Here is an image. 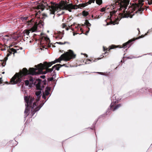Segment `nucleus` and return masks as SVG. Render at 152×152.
<instances>
[{"label": "nucleus", "mask_w": 152, "mask_h": 152, "mask_svg": "<svg viewBox=\"0 0 152 152\" xmlns=\"http://www.w3.org/2000/svg\"><path fill=\"white\" fill-rule=\"evenodd\" d=\"M28 17H23L21 18V19L23 21H26L27 23V24L28 25H34V24H37V22L35 23L34 22V21L33 20L34 19H31L30 20H28L27 21V20H28Z\"/></svg>", "instance_id": "9b49d317"}, {"label": "nucleus", "mask_w": 152, "mask_h": 152, "mask_svg": "<svg viewBox=\"0 0 152 152\" xmlns=\"http://www.w3.org/2000/svg\"><path fill=\"white\" fill-rule=\"evenodd\" d=\"M92 3H94L95 0H90Z\"/></svg>", "instance_id": "37998d69"}, {"label": "nucleus", "mask_w": 152, "mask_h": 152, "mask_svg": "<svg viewBox=\"0 0 152 152\" xmlns=\"http://www.w3.org/2000/svg\"><path fill=\"white\" fill-rule=\"evenodd\" d=\"M88 12L87 11H86L85 10L83 11L82 12V15L83 16L86 17L89 15Z\"/></svg>", "instance_id": "a211bd4d"}, {"label": "nucleus", "mask_w": 152, "mask_h": 152, "mask_svg": "<svg viewBox=\"0 0 152 152\" xmlns=\"http://www.w3.org/2000/svg\"><path fill=\"white\" fill-rule=\"evenodd\" d=\"M84 24L87 26V27L88 29V31H86V33L85 34L86 35H87V34L89 32V30H90V28L89 27H88L90 26H91V24L89 23L88 21L87 20H85V22L84 23Z\"/></svg>", "instance_id": "ddd939ff"}, {"label": "nucleus", "mask_w": 152, "mask_h": 152, "mask_svg": "<svg viewBox=\"0 0 152 152\" xmlns=\"http://www.w3.org/2000/svg\"><path fill=\"white\" fill-rule=\"evenodd\" d=\"M11 35H6L4 36L3 38V39L6 42H7L8 40H10L11 39Z\"/></svg>", "instance_id": "2eb2a0df"}, {"label": "nucleus", "mask_w": 152, "mask_h": 152, "mask_svg": "<svg viewBox=\"0 0 152 152\" xmlns=\"http://www.w3.org/2000/svg\"><path fill=\"white\" fill-rule=\"evenodd\" d=\"M91 2L90 0H89V1L86 3H85L87 4V5H88V4H91Z\"/></svg>", "instance_id": "72a5a7b5"}, {"label": "nucleus", "mask_w": 152, "mask_h": 152, "mask_svg": "<svg viewBox=\"0 0 152 152\" xmlns=\"http://www.w3.org/2000/svg\"><path fill=\"white\" fill-rule=\"evenodd\" d=\"M148 4L151 5L152 4V0H150V1H148Z\"/></svg>", "instance_id": "c756f323"}, {"label": "nucleus", "mask_w": 152, "mask_h": 152, "mask_svg": "<svg viewBox=\"0 0 152 152\" xmlns=\"http://www.w3.org/2000/svg\"><path fill=\"white\" fill-rule=\"evenodd\" d=\"M45 95L46 96H48L50 94V93L48 91V90H46L45 91Z\"/></svg>", "instance_id": "b1692460"}, {"label": "nucleus", "mask_w": 152, "mask_h": 152, "mask_svg": "<svg viewBox=\"0 0 152 152\" xmlns=\"http://www.w3.org/2000/svg\"><path fill=\"white\" fill-rule=\"evenodd\" d=\"M43 22L42 20H41L39 21V22L38 24H34V25H33V26L29 30H24V34H25L26 35H28L30 32V31L34 32L37 30V26H39L41 27V26H43Z\"/></svg>", "instance_id": "423d86ee"}, {"label": "nucleus", "mask_w": 152, "mask_h": 152, "mask_svg": "<svg viewBox=\"0 0 152 152\" xmlns=\"http://www.w3.org/2000/svg\"><path fill=\"white\" fill-rule=\"evenodd\" d=\"M125 10H124L123 13H120L119 14L120 16H121V17L122 18H128L129 16V14L125 13Z\"/></svg>", "instance_id": "4468645a"}, {"label": "nucleus", "mask_w": 152, "mask_h": 152, "mask_svg": "<svg viewBox=\"0 0 152 152\" xmlns=\"http://www.w3.org/2000/svg\"><path fill=\"white\" fill-rule=\"evenodd\" d=\"M4 72H3L2 73V74H4Z\"/></svg>", "instance_id": "8fccbe9b"}, {"label": "nucleus", "mask_w": 152, "mask_h": 152, "mask_svg": "<svg viewBox=\"0 0 152 152\" xmlns=\"http://www.w3.org/2000/svg\"><path fill=\"white\" fill-rule=\"evenodd\" d=\"M26 106H27V107H29L30 108H31L32 111H31V116H33V115L37 111H38V110H37L36 108L34 109V107L35 106H34V107H33V108H33L32 107H33V106H32V107H30L29 106H28L27 105V104H26Z\"/></svg>", "instance_id": "dca6fc26"}, {"label": "nucleus", "mask_w": 152, "mask_h": 152, "mask_svg": "<svg viewBox=\"0 0 152 152\" xmlns=\"http://www.w3.org/2000/svg\"><path fill=\"white\" fill-rule=\"evenodd\" d=\"M50 62L48 63L46 61L44 62L43 64L41 63L37 65H35L36 68H30L28 70L26 68H23L22 70H20L19 73H16L11 79L9 84H16L20 83L22 80V77L28 75H35L40 74H46L48 72H52L55 68L53 71V74L52 75L53 77L56 75L55 70L58 71L60 68L62 66H66V64L61 65L60 64H56L53 66L52 68H49V64Z\"/></svg>", "instance_id": "f257e3e1"}, {"label": "nucleus", "mask_w": 152, "mask_h": 152, "mask_svg": "<svg viewBox=\"0 0 152 152\" xmlns=\"http://www.w3.org/2000/svg\"><path fill=\"white\" fill-rule=\"evenodd\" d=\"M116 12V11H113L110 12V15L111 16H112Z\"/></svg>", "instance_id": "a878e982"}, {"label": "nucleus", "mask_w": 152, "mask_h": 152, "mask_svg": "<svg viewBox=\"0 0 152 152\" xmlns=\"http://www.w3.org/2000/svg\"><path fill=\"white\" fill-rule=\"evenodd\" d=\"M41 35H42V33H41Z\"/></svg>", "instance_id": "4d7b16f0"}, {"label": "nucleus", "mask_w": 152, "mask_h": 152, "mask_svg": "<svg viewBox=\"0 0 152 152\" xmlns=\"http://www.w3.org/2000/svg\"><path fill=\"white\" fill-rule=\"evenodd\" d=\"M42 104H40L36 108V110H39L40 108H41V107L42 106Z\"/></svg>", "instance_id": "412c9836"}, {"label": "nucleus", "mask_w": 152, "mask_h": 152, "mask_svg": "<svg viewBox=\"0 0 152 152\" xmlns=\"http://www.w3.org/2000/svg\"><path fill=\"white\" fill-rule=\"evenodd\" d=\"M76 55L74 54L73 51L69 50L68 52L62 54L58 59H56L54 61L50 62L49 64V66H51L53 64L57 62H61V61L62 60L69 61L72 59L75 58V57Z\"/></svg>", "instance_id": "20e7f679"}, {"label": "nucleus", "mask_w": 152, "mask_h": 152, "mask_svg": "<svg viewBox=\"0 0 152 152\" xmlns=\"http://www.w3.org/2000/svg\"><path fill=\"white\" fill-rule=\"evenodd\" d=\"M53 47H55V46L54 45H53Z\"/></svg>", "instance_id": "09e8293b"}, {"label": "nucleus", "mask_w": 152, "mask_h": 152, "mask_svg": "<svg viewBox=\"0 0 152 152\" xmlns=\"http://www.w3.org/2000/svg\"><path fill=\"white\" fill-rule=\"evenodd\" d=\"M64 13V12H62V13H61V14H63Z\"/></svg>", "instance_id": "de8ad7c7"}, {"label": "nucleus", "mask_w": 152, "mask_h": 152, "mask_svg": "<svg viewBox=\"0 0 152 152\" xmlns=\"http://www.w3.org/2000/svg\"><path fill=\"white\" fill-rule=\"evenodd\" d=\"M75 33H74L73 35L74 36V35H75Z\"/></svg>", "instance_id": "3c124183"}, {"label": "nucleus", "mask_w": 152, "mask_h": 152, "mask_svg": "<svg viewBox=\"0 0 152 152\" xmlns=\"http://www.w3.org/2000/svg\"><path fill=\"white\" fill-rule=\"evenodd\" d=\"M27 107H27H26V109L24 111V113H26V114H27V115H26V116L28 115V113L29 112V110L27 109V107Z\"/></svg>", "instance_id": "aec40b11"}, {"label": "nucleus", "mask_w": 152, "mask_h": 152, "mask_svg": "<svg viewBox=\"0 0 152 152\" xmlns=\"http://www.w3.org/2000/svg\"><path fill=\"white\" fill-rule=\"evenodd\" d=\"M45 96L46 95L44 93L42 95V98H44V99H45V98H46Z\"/></svg>", "instance_id": "58836bf2"}, {"label": "nucleus", "mask_w": 152, "mask_h": 152, "mask_svg": "<svg viewBox=\"0 0 152 152\" xmlns=\"http://www.w3.org/2000/svg\"><path fill=\"white\" fill-rule=\"evenodd\" d=\"M147 33H145V35H142L141 36H140L137 37L136 38H134L133 39H130L127 42L123 44L122 46H120V47L119 48H125L127 47H129L132 44H131V43L132 42L134 41L136 39H137L140 38H142L144 37L145 35H147Z\"/></svg>", "instance_id": "6e6552de"}, {"label": "nucleus", "mask_w": 152, "mask_h": 152, "mask_svg": "<svg viewBox=\"0 0 152 152\" xmlns=\"http://www.w3.org/2000/svg\"><path fill=\"white\" fill-rule=\"evenodd\" d=\"M8 53H7V56L4 58L3 60H1L2 61L1 63L2 65L3 66H4L6 64L7 60L8 59V57L12 54V52H13V54H14L15 53H17V50L13 48L10 49L8 51Z\"/></svg>", "instance_id": "1a4fd4ad"}, {"label": "nucleus", "mask_w": 152, "mask_h": 152, "mask_svg": "<svg viewBox=\"0 0 152 152\" xmlns=\"http://www.w3.org/2000/svg\"><path fill=\"white\" fill-rule=\"evenodd\" d=\"M113 24L114 25L115 24V22H113L112 20H111V21H110V22L109 23H107V25H109V24Z\"/></svg>", "instance_id": "bb28decb"}, {"label": "nucleus", "mask_w": 152, "mask_h": 152, "mask_svg": "<svg viewBox=\"0 0 152 152\" xmlns=\"http://www.w3.org/2000/svg\"><path fill=\"white\" fill-rule=\"evenodd\" d=\"M54 78L52 77L50 78H48V80L50 81H52L53 80Z\"/></svg>", "instance_id": "473e14b6"}, {"label": "nucleus", "mask_w": 152, "mask_h": 152, "mask_svg": "<svg viewBox=\"0 0 152 152\" xmlns=\"http://www.w3.org/2000/svg\"><path fill=\"white\" fill-rule=\"evenodd\" d=\"M92 18H93V15H92Z\"/></svg>", "instance_id": "5fc2aeb1"}, {"label": "nucleus", "mask_w": 152, "mask_h": 152, "mask_svg": "<svg viewBox=\"0 0 152 152\" xmlns=\"http://www.w3.org/2000/svg\"><path fill=\"white\" fill-rule=\"evenodd\" d=\"M80 30L82 32V33L83 32V31L82 29V28H80Z\"/></svg>", "instance_id": "c03bdc74"}, {"label": "nucleus", "mask_w": 152, "mask_h": 152, "mask_svg": "<svg viewBox=\"0 0 152 152\" xmlns=\"http://www.w3.org/2000/svg\"><path fill=\"white\" fill-rule=\"evenodd\" d=\"M105 8L104 7H103L101 9V11L102 12H104L105 10Z\"/></svg>", "instance_id": "7c9ffc66"}, {"label": "nucleus", "mask_w": 152, "mask_h": 152, "mask_svg": "<svg viewBox=\"0 0 152 152\" xmlns=\"http://www.w3.org/2000/svg\"><path fill=\"white\" fill-rule=\"evenodd\" d=\"M42 17L41 18L42 19H43L44 18V17H47V15L45 13H43L42 14Z\"/></svg>", "instance_id": "c85d7f7f"}, {"label": "nucleus", "mask_w": 152, "mask_h": 152, "mask_svg": "<svg viewBox=\"0 0 152 152\" xmlns=\"http://www.w3.org/2000/svg\"><path fill=\"white\" fill-rule=\"evenodd\" d=\"M100 59H101V58H99L98 59L99 60Z\"/></svg>", "instance_id": "603ef678"}, {"label": "nucleus", "mask_w": 152, "mask_h": 152, "mask_svg": "<svg viewBox=\"0 0 152 152\" xmlns=\"http://www.w3.org/2000/svg\"><path fill=\"white\" fill-rule=\"evenodd\" d=\"M41 13V12L40 11H39L38 12H37V13H36L35 14V15H36V17H38V15L40 14Z\"/></svg>", "instance_id": "393cba45"}, {"label": "nucleus", "mask_w": 152, "mask_h": 152, "mask_svg": "<svg viewBox=\"0 0 152 152\" xmlns=\"http://www.w3.org/2000/svg\"><path fill=\"white\" fill-rule=\"evenodd\" d=\"M2 83V78L1 77L0 78V84Z\"/></svg>", "instance_id": "4c0bfd02"}, {"label": "nucleus", "mask_w": 152, "mask_h": 152, "mask_svg": "<svg viewBox=\"0 0 152 152\" xmlns=\"http://www.w3.org/2000/svg\"><path fill=\"white\" fill-rule=\"evenodd\" d=\"M6 83L7 84H8V82H6Z\"/></svg>", "instance_id": "864d4df0"}, {"label": "nucleus", "mask_w": 152, "mask_h": 152, "mask_svg": "<svg viewBox=\"0 0 152 152\" xmlns=\"http://www.w3.org/2000/svg\"><path fill=\"white\" fill-rule=\"evenodd\" d=\"M36 87L37 90H41L42 89L41 87L40 82L39 81L37 84L36 85Z\"/></svg>", "instance_id": "f3484780"}, {"label": "nucleus", "mask_w": 152, "mask_h": 152, "mask_svg": "<svg viewBox=\"0 0 152 152\" xmlns=\"http://www.w3.org/2000/svg\"><path fill=\"white\" fill-rule=\"evenodd\" d=\"M116 101H115L114 102H113L110 105V108L113 111L117 110L121 106V104H116Z\"/></svg>", "instance_id": "9d476101"}, {"label": "nucleus", "mask_w": 152, "mask_h": 152, "mask_svg": "<svg viewBox=\"0 0 152 152\" xmlns=\"http://www.w3.org/2000/svg\"><path fill=\"white\" fill-rule=\"evenodd\" d=\"M71 28V26H69V28L68 27H66V30H68L69 29V28L70 29Z\"/></svg>", "instance_id": "ea45409f"}, {"label": "nucleus", "mask_w": 152, "mask_h": 152, "mask_svg": "<svg viewBox=\"0 0 152 152\" xmlns=\"http://www.w3.org/2000/svg\"><path fill=\"white\" fill-rule=\"evenodd\" d=\"M45 77V75H42L40 76V77L41 78H42L43 79H44Z\"/></svg>", "instance_id": "e433bc0d"}, {"label": "nucleus", "mask_w": 152, "mask_h": 152, "mask_svg": "<svg viewBox=\"0 0 152 152\" xmlns=\"http://www.w3.org/2000/svg\"><path fill=\"white\" fill-rule=\"evenodd\" d=\"M62 37L63 36H61L60 35H58L56 37V39H62Z\"/></svg>", "instance_id": "cd10ccee"}, {"label": "nucleus", "mask_w": 152, "mask_h": 152, "mask_svg": "<svg viewBox=\"0 0 152 152\" xmlns=\"http://www.w3.org/2000/svg\"><path fill=\"white\" fill-rule=\"evenodd\" d=\"M59 35H61V32L59 31Z\"/></svg>", "instance_id": "49530a36"}, {"label": "nucleus", "mask_w": 152, "mask_h": 152, "mask_svg": "<svg viewBox=\"0 0 152 152\" xmlns=\"http://www.w3.org/2000/svg\"><path fill=\"white\" fill-rule=\"evenodd\" d=\"M96 3L99 5H100L102 3V0H95Z\"/></svg>", "instance_id": "6ab92c4d"}, {"label": "nucleus", "mask_w": 152, "mask_h": 152, "mask_svg": "<svg viewBox=\"0 0 152 152\" xmlns=\"http://www.w3.org/2000/svg\"><path fill=\"white\" fill-rule=\"evenodd\" d=\"M137 30H138V31H139V34H140V29H139V28H138Z\"/></svg>", "instance_id": "a18cd8bd"}, {"label": "nucleus", "mask_w": 152, "mask_h": 152, "mask_svg": "<svg viewBox=\"0 0 152 152\" xmlns=\"http://www.w3.org/2000/svg\"><path fill=\"white\" fill-rule=\"evenodd\" d=\"M115 4L116 5L119 4L121 8H124L126 9L129 4L130 0H117Z\"/></svg>", "instance_id": "0eeeda50"}, {"label": "nucleus", "mask_w": 152, "mask_h": 152, "mask_svg": "<svg viewBox=\"0 0 152 152\" xmlns=\"http://www.w3.org/2000/svg\"><path fill=\"white\" fill-rule=\"evenodd\" d=\"M62 27L63 28H64L66 27V24L64 23L62 24Z\"/></svg>", "instance_id": "f704fd0d"}, {"label": "nucleus", "mask_w": 152, "mask_h": 152, "mask_svg": "<svg viewBox=\"0 0 152 152\" xmlns=\"http://www.w3.org/2000/svg\"><path fill=\"white\" fill-rule=\"evenodd\" d=\"M119 47V46H116L114 45H112L110 47V48H107L106 47L103 46V49L104 51L105 52L104 53H103V54L105 55L106 53H108L107 51H109L110 50L114 49L116 48Z\"/></svg>", "instance_id": "f8f14e48"}, {"label": "nucleus", "mask_w": 152, "mask_h": 152, "mask_svg": "<svg viewBox=\"0 0 152 152\" xmlns=\"http://www.w3.org/2000/svg\"><path fill=\"white\" fill-rule=\"evenodd\" d=\"M51 6H48V4L45 3L44 4H42L37 6L36 7L37 9H41L43 11L46 6H48L50 9V14H54L55 11L58 12L61 10H67L69 12H71L73 9H76L77 8H81V7H85L87 6V3H83L78 5H73L72 4H68L66 1H62L59 4H56L52 2H50Z\"/></svg>", "instance_id": "7ed1b4c3"}, {"label": "nucleus", "mask_w": 152, "mask_h": 152, "mask_svg": "<svg viewBox=\"0 0 152 152\" xmlns=\"http://www.w3.org/2000/svg\"><path fill=\"white\" fill-rule=\"evenodd\" d=\"M41 90L37 91L35 92V95L37 96V98L35 99L34 97H28L26 96L24 97V100L28 106L32 107V106H36L37 102L39 101L41 97L40 94H41Z\"/></svg>", "instance_id": "39448f33"}, {"label": "nucleus", "mask_w": 152, "mask_h": 152, "mask_svg": "<svg viewBox=\"0 0 152 152\" xmlns=\"http://www.w3.org/2000/svg\"><path fill=\"white\" fill-rule=\"evenodd\" d=\"M50 62L48 63L46 61L44 62L43 64L41 63L37 65H35L36 68H30L28 70L26 68H23L22 70H20L19 73H16L11 79L9 84H16L20 83L22 80V77L28 75H35L40 74H46L48 72H52L55 68L53 71V74L52 75L53 77L56 75L55 70L58 71L60 68L62 66H66V64L61 65L60 64H56L53 66L52 68H49V64Z\"/></svg>", "instance_id": "f03ea898"}, {"label": "nucleus", "mask_w": 152, "mask_h": 152, "mask_svg": "<svg viewBox=\"0 0 152 152\" xmlns=\"http://www.w3.org/2000/svg\"><path fill=\"white\" fill-rule=\"evenodd\" d=\"M43 84L44 85H46V84L47 81L46 80H45L43 81Z\"/></svg>", "instance_id": "c9c22d12"}, {"label": "nucleus", "mask_w": 152, "mask_h": 152, "mask_svg": "<svg viewBox=\"0 0 152 152\" xmlns=\"http://www.w3.org/2000/svg\"><path fill=\"white\" fill-rule=\"evenodd\" d=\"M29 80L30 82H31L32 83L33 82V78L32 77H31L30 78Z\"/></svg>", "instance_id": "2f4dec72"}, {"label": "nucleus", "mask_w": 152, "mask_h": 152, "mask_svg": "<svg viewBox=\"0 0 152 152\" xmlns=\"http://www.w3.org/2000/svg\"><path fill=\"white\" fill-rule=\"evenodd\" d=\"M56 43L59 44L60 45H63V44H66V43H68V42H65L64 43H62L61 42H56Z\"/></svg>", "instance_id": "4be33fe9"}, {"label": "nucleus", "mask_w": 152, "mask_h": 152, "mask_svg": "<svg viewBox=\"0 0 152 152\" xmlns=\"http://www.w3.org/2000/svg\"><path fill=\"white\" fill-rule=\"evenodd\" d=\"M145 7L147 8V7ZM146 10H147V9H146Z\"/></svg>", "instance_id": "6e6d98bb"}, {"label": "nucleus", "mask_w": 152, "mask_h": 152, "mask_svg": "<svg viewBox=\"0 0 152 152\" xmlns=\"http://www.w3.org/2000/svg\"><path fill=\"white\" fill-rule=\"evenodd\" d=\"M25 85L26 86H28L29 84V82L28 80H26L25 81Z\"/></svg>", "instance_id": "5701e85b"}, {"label": "nucleus", "mask_w": 152, "mask_h": 152, "mask_svg": "<svg viewBox=\"0 0 152 152\" xmlns=\"http://www.w3.org/2000/svg\"><path fill=\"white\" fill-rule=\"evenodd\" d=\"M92 61V60H91L90 59H87L86 60V62H88V61Z\"/></svg>", "instance_id": "79ce46f5"}, {"label": "nucleus", "mask_w": 152, "mask_h": 152, "mask_svg": "<svg viewBox=\"0 0 152 152\" xmlns=\"http://www.w3.org/2000/svg\"><path fill=\"white\" fill-rule=\"evenodd\" d=\"M50 87H47V90H48V91H50Z\"/></svg>", "instance_id": "a19ab883"}]
</instances>
